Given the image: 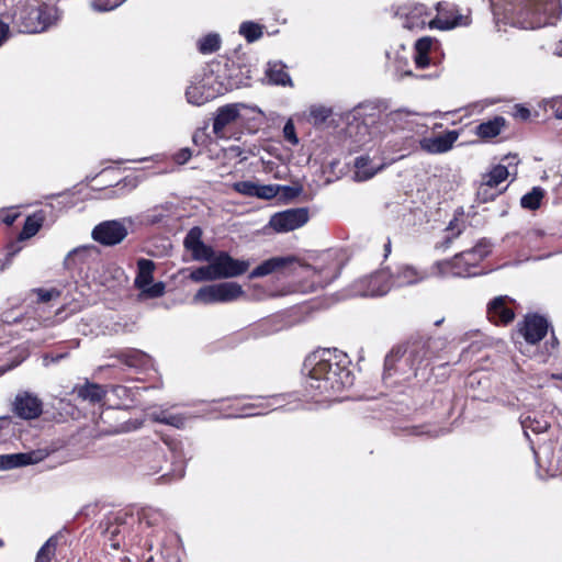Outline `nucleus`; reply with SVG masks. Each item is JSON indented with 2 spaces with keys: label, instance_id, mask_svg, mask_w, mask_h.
Returning a JSON list of instances; mask_svg holds the SVG:
<instances>
[{
  "label": "nucleus",
  "instance_id": "f257e3e1",
  "mask_svg": "<svg viewBox=\"0 0 562 562\" xmlns=\"http://www.w3.org/2000/svg\"><path fill=\"white\" fill-rule=\"evenodd\" d=\"M348 356L337 349H323L310 355L304 369L308 372L305 389L313 396L330 397L353 383Z\"/></svg>",
  "mask_w": 562,
  "mask_h": 562
},
{
  "label": "nucleus",
  "instance_id": "f03ea898",
  "mask_svg": "<svg viewBox=\"0 0 562 562\" xmlns=\"http://www.w3.org/2000/svg\"><path fill=\"white\" fill-rule=\"evenodd\" d=\"M496 25L533 30L552 24L561 12L560 0H491Z\"/></svg>",
  "mask_w": 562,
  "mask_h": 562
},
{
  "label": "nucleus",
  "instance_id": "7ed1b4c3",
  "mask_svg": "<svg viewBox=\"0 0 562 562\" xmlns=\"http://www.w3.org/2000/svg\"><path fill=\"white\" fill-rule=\"evenodd\" d=\"M58 19L57 8L46 3H27L13 15L12 22L21 33H41Z\"/></svg>",
  "mask_w": 562,
  "mask_h": 562
},
{
  "label": "nucleus",
  "instance_id": "20e7f679",
  "mask_svg": "<svg viewBox=\"0 0 562 562\" xmlns=\"http://www.w3.org/2000/svg\"><path fill=\"white\" fill-rule=\"evenodd\" d=\"M490 254V246L485 241L476 244L473 248L456 255L451 260L436 263L441 276L471 277L477 274L471 269L475 268Z\"/></svg>",
  "mask_w": 562,
  "mask_h": 562
},
{
  "label": "nucleus",
  "instance_id": "39448f33",
  "mask_svg": "<svg viewBox=\"0 0 562 562\" xmlns=\"http://www.w3.org/2000/svg\"><path fill=\"white\" fill-rule=\"evenodd\" d=\"M133 224L134 220L130 216L103 221L93 227L91 237L102 246L113 247L121 244L127 237Z\"/></svg>",
  "mask_w": 562,
  "mask_h": 562
},
{
  "label": "nucleus",
  "instance_id": "423d86ee",
  "mask_svg": "<svg viewBox=\"0 0 562 562\" xmlns=\"http://www.w3.org/2000/svg\"><path fill=\"white\" fill-rule=\"evenodd\" d=\"M243 288L236 282H223L202 286L193 296L194 303L214 304L227 303L239 299Z\"/></svg>",
  "mask_w": 562,
  "mask_h": 562
},
{
  "label": "nucleus",
  "instance_id": "0eeeda50",
  "mask_svg": "<svg viewBox=\"0 0 562 562\" xmlns=\"http://www.w3.org/2000/svg\"><path fill=\"white\" fill-rule=\"evenodd\" d=\"M390 290V273L384 269L360 278L352 284V294L362 297L382 296Z\"/></svg>",
  "mask_w": 562,
  "mask_h": 562
},
{
  "label": "nucleus",
  "instance_id": "6e6552de",
  "mask_svg": "<svg viewBox=\"0 0 562 562\" xmlns=\"http://www.w3.org/2000/svg\"><path fill=\"white\" fill-rule=\"evenodd\" d=\"M437 15L429 20L430 29L451 30L470 24L469 15L460 13L459 9L448 2H439L436 7Z\"/></svg>",
  "mask_w": 562,
  "mask_h": 562
},
{
  "label": "nucleus",
  "instance_id": "1a4fd4ad",
  "mask_svg": "<svg viewBox=\"0 0 562 562\" xmlns=\"http://www.w3.org/2000/svg\"><path fill=\"white\" fill-rule=\"evenodd\" d=\"M442 342L438 339L416 340L409 344L404 353V359L409 362L411 367L415 370L420 367H426L432 357L435 349Z\"/></svg>",
  "mask_w": 562,
  "mask_h": 562
},
{
  "label": "nucleus",
  "instance_id": "9d476101",
  "mask_svg": "<svg viewBox=\"0 0 562 562\" xmlns=\"http://www.w3.org/2000/svg\"><path fill=\"white\" fill-rule=\"evenodd\" d=\"M308 221L306 209H290L274 214L270 218V226L278 233L291 232L300 228Z\"/></svg>",
  "mask_w": 562,
  "mask_h": 562
},
{
  "label": "nucleus",
  "instance_id": "9b49d317",
  "mask_svg": "<svg viewBox=\"0 0 562 562\" xmlns=\"http://www.w3.org/2000/svg\"><path fill=\"white\" fill-rule=\"evenodd\" d=\"M212 262L217 279H228L241 276L249 268V261L234 259L226 251H220Z\"/></svg>",
  "mask_w": 562,
  "mask_h": 562
},
{
  "label": "nucleus",
  "instance_id": "f8f14e48",
  "mask_svg": "<svg viewBox=\"0 0 562 562\" xmlns=\"http://www.w3.org/2000/svg\"><path fill=\"white\" fill-rule=\"evenodd\" d=\"M43 411L42 401L33 393L20 392L13 402V412L23 419L37 418Z\"/></svg>",
  "mask_w": 562,
  "mask_h": 562
},
{
  "label": "nucleus",
  "instance_id": "ddd939ff",
  "mask_svg": "<svg viewBox=\"0 0 562 562\" xmlns=\"http://www.w3.org/2000/svg\"><path fill=\"white\" fill-rule=\"evenodd\" d=\"M387 167L386 161L374 162L369 155H360L355 158L352 180L355 182H364L372 179L375 175Z\"/></svg>",
  "mask_w": 562,
  "mask_h": 562
},
{
  "label": "nucleus",
  "instance_id": "4468645a",
  "mask_svg": "<svg viewBox=\"0 0 562 562\" xmlns=\"http://www.w3.org/2000/svg\"><path fill=\"white\" fill-rule=\"evenodd\" d=\"M459 135L460 134L458 131H448L441 135L424 137L419 140V147L422 150L428 154H445L453 147V144L458 140Z\"/></svg>",
  "mask_w": 562,
  "mask_h": 562
},
{
  "label": "nucleus",
  "instance_id": "2eb2a0df",
  "mask_svg": "<svg viewBox=\"0 0 562 562\" xmlns=\"http://www.w3.org/2000/svg\"><path fill=\"white\" fill-rule=\"evenodd\" d=\"M513 300L507 295H501L492 300L487 305V316L495 324H508L514 317V310L510 307Z\"/></svg>",
  "mask_w": 562,
  "mask_h": 562
},
{
  "label": "nucleus",
  "instance_id": "dca6fc26",
  "mask_svg": "<svg viewBox=\"0 0 562 562\" xmlns=\"http://www.w3.org/2000/svg\"><path fill=\"white\" fill-rule=\"evenodd\" d=\"M391 289L416 284L427 278L425 271H419L413 266L401 265L394 271H390Z\"/></svg>",
  "mask_w": 562,
  "mask_h": 562
},
{
  "label": "nucleus",
  "instance_id": "f3484780",
  "mask_svg": "<svg viewBox=\"0 0 562 562\" xmlns=\"http://www.w3.org/2000/svg\"><path fill=\"white\" fill-rule=\"evenodd\" d=\"M46 457L42 450L0 456V471L11 470L41 462Z\"/></svg>",
  "mask_w": 562,
  "mask_h": 562
},
{
  "label": "nucleus",
  "instance_id": "a211bd4d",
  "mask_svg": "<svg viewBox=\"0 0 562 562\" xmlns=\"http://www.w3.org/2000/svg\"><path fill=\"white\" fill-rule=\"evenodd\" d=\"M431 19V12L422 3L414 4L401 14L402 26L411 31L424 29Z\"/></svg>",
  "mask_w": 562,
  "mask_h": 562
},
{
  "label": "nucleus",
  "instance_id": "6ab92c4d",
  "mask_svg": "<svg viewBox=\"0 0 562 562\" xmlns=\"http://www.w3.org/2000/svg\"><path fill=\"white\" fill-rule=\"evenodd\" d=\"M233 189L246 196L270 200L277 196L280 190V186L258 184L254 181H238L233 183Z\"/></svg>",
  "mask_w": 562,
  "mask_h": 562
},
{
  "label": "nucleus",
  "instance_id": "aec40b11",
  "mask_svg": "<svg viewBox=\"0 0 562 562\" xmlns=\"http://www.w3.org/2000/svg\"><path fill=\"white\" fill-rule=\"evenodd\" d=\"M548 327L549 325L544 317L539 315H528L524 321L520 333L528 344L535 345L542 340L548 331Z\"/></svg>",
  "mask_w": 562,
  "mask_h": 562
},
{
  "label": "nucleus",
  "instance_id": "412c9836",
  "mask_svg": "<svg viewBox=\"0 0 562 562\" xmlns=\"http://www.w3.org/2000/svg\"><path fill=\"white\" fill-rule=\"evenodd\" d=\"M241 108H245L241 103H231L217 109L213 121V132L216 136L221 137L225 127L236 122Z\"/></svg>",
  "mask_w": 562,
  "mask_h": 562
},
{
  "label": "nucleus",
  "instance_id": "4be33fe9",
  "mask_svg": "<svg viewBox=\"0 0 562 562\" xmlns=\"http://www.w3.org/2000/svg\"><path fill=\"white\" fill-rule=\"evenodd\" d=\"M97 248L93 245H83L70 250L64 259V268L66 270H74L77 266L86 262V260L95 252Z\"/></svg>",
  "mask_w": 562,
  "mask_h": 562
},
{
  "label": "nucleus",
  "instance_id": "5701e85b",
  "mask_svg": "<svg viewBox=\"0 0 562 562\" xmlns=\"http://www.w3.org/2000/svg\"><path fill=\"white\" fill-rule=\"evenodd\" d=\"M266 77L271 85L290 87L293 85L290 75L285 70V65H283L281 61L268 63L266 68Z\"/></svg>",
  "mask_w": 562,
  "mask_h": 562
},
{
  "label": "nucleus",
  "instance_id": "b1692460",
  "mask_svg": "<svg viewBox=\"0 0 562 562\" xmlns=\"http://www.w3.org/2000/svg\"><path fill=\"white\" fill-rule=\"evenodd\" d=\"M508 176L509 171L506 166L497 165L493 167L488 173L483 176L479 195L485 194L487 188H496L501 182L506 180Z\"/></svg>",
  "mask_w": 562,
  "mask_h": 562
},
{
  "label": "nucleus",
  "instance_id": "393cba45",
  "mask_svg": "<svg viewBox=\"0 0 562 562\" xmlns=\"http://www.w3.org/2000/svg\"><path fill=\"white\" fill-rule=\"evenodd\" d=\"M291 261L290 258L285 257H273L270 258L262 263H260L258 267H256L250 273V279L261 278L266 277L272 272L280 271L283 268H285V265Z\"/></svg>",
  "mask_w": 562,
  "mask_h": 562
},
{
  "label": "nucleus",
  "instance_id": "a878e982",
  "mask_svg": "<svg viewBox=\"0 0 562 562\" xmlns=\"http://www.w3.org/2000/svg\"><path fill=\"white\" fill-rule=\"evenodd\" d=\"M155 263L153 260L140 258L137 261V274L134 284L137 289H143L153 283Z\"/></svg>",
  "mask_w": 562,
  "mask_h": 562
},
{
  "label": "nucleus",
  "instance_id": "bb28decb",
  "mask_svg": "<svg viewBox=\"0 0 562 562\" xmlns=\"http://www.w3.org/2000/svg\"><path fill=\"white\" fill-rule=\"evenodd\" d=\"M505 119L503 116H495L492 120L480 123L475 127V134L484 139H490L496 137L501 134L503 127L505 126Z\"/></svg>",
  "mask_w": 562,
  "mask_h": 562
},
{
  "label": "nucleus",
  "instance_id": "cd10ccee",
  "mask_svg": "<svg viewBox=\"0 0 562 562\" xmlns=\"http://www.w3.org/2000/svg\"><path fill=\"white\" fill-rule=\"evenodd\" d=\"M106 394L108 390L95 383H86L78 389V396L92 404L100 403Z\"/></svg>",
  "mask_w": 562,
  "mask_h": 562
},
{
  "label": "nucleus",
  "instance_id": "c85d7f7f",
  "mask_svg": "<svg viewBox=\"0 0 562 562\" xmlns=\"http://www.w3.org/2000/svg\"><path fill=\"white\" fill-rule=\"evenodd\" d=\"M119 359L131 368H144L150 363V357L140 350H130L119 356Z\"/></svg>",
  "mask_w": 562,
  "mask_h": 562
},
{
  "label": "nucleus",
  "instance_id": "c756f323",
  "mask_svg": "<svg viewBox=\"0 0 562 562\" xmlns=\"http://www.w3.org/2000/svg\"><path fill=\"white\" fill-rule=\"evenodd\" d=\"M432 41L429 37L419 38L415 44V64L423 69L429 66L428 54L430 52Z\"/></svg>",
  "mask_w": 562,
  "mask_h": 562
},
{
  "label": "nucleus",
  "instance_id": "7c9ffc66",
  "mask_svg": "<svg viewBox=\"0 0 562 562\" xmlns=\"http://www.w3.org/2000/svg\"><path fill=\"white\" fill-rule=\"evenodd\" d=\"M139 521L146 524L148 527L159 526L165 520V513L156 507L146 506L138 513Z\"/></svg>",
  "mask_w": 562,
  "mask_h": 562
},
{
  "label": "nucleus",
  "instance_id": "2f4dec72",
  "mask_svg": "<svg viewBox=\"0 0 562 562\" xmlns=\"http://www.w3.org/2000/svg\"><path fill=\"white\" fill-rule=\"evenodd\" d=\"M521 427L524 428L525 435L528 437V431L531 430L535 434H542L548 430L550 423L543 417H531L527 416L521 420Z\"/></svg>",
  "mask_w": 562,
  "mask_h": 562
},
{
  "label": "nucleus",
  "instance_id": "473e14b6",
  "mask_svg": "<svg viewBox=\"0 0 562 562\" xmlns=\"http://www.w3.org/2000/svg\"><path fill=\"white\" fill-rule=\"evenodd\" d=\"M186 97L189 103L201 105L207 102L213 95L205 93L204 86L191 85L186 90Z\"/></svg>",
  "mask_w": 562,
  "mask_h": 562
},
{
  "label": "nucleus",
  "instance_id": "72a5a7b5",
  "mask_svg": "<svg viewBox=\"0 0 562 562\" xmlns=\"http://www.w3.org/2000/svg\"><path fill=\"white\" fill-rule=\"evenodd\" d=\"M58 536H52L38 550L35 562H50L55 557Z\"/></svg>",
  "mask_w": 562,
  "mask_h": 562
},
{
  "label": "nucleus",
  "instance_id": "f704fd0d",
  "mask_svg": "<svg viewBox=\"0 0 562 562\" xmlns=\"http://www.w3.org/2000/svg\"><path fill=\"white\" fill-rule=\"evenodd\" d=\"M198 47L204 55L215 53L221 47V37L216 33H210L199 40Z\"/></svg>",
  "mask_w": 562,
  "mask_h": 562
},
{
  "label": "nucleus",
  "instance_id": "c9c22d12",
  "mask_svg": "<svg viewBox=\"0 0 562 562\" xmlns=\"http://www.w3.org/2000/svg\"><path fill=\"white\" fill-rule=\"evenodd\" d=\"M280 402H281V398L279 396H273L271 398V401L269 402H260L259 404H250V405H247V406H244L243 407V413L236 415L237 417H248V416H256V415H261L262 413L261 412H252L254 409L256 408H270V409H276L278 407H280Z\"/></svg>",
  "mask_w": 562,
  "mask_h": 562
},
{
  "label": "nucleus",
  "instance_id": "e433bc0d",
  "mask_svg": "<svg viewBox=\"0 0 562 562\" xmlns=\"http://www.w3.org/2000/svg\"><path fill=\"white\" fill-rule=\"evenodd\" d=\"M239 34L243 35L248 43H254L262 36V26L255 22L246 21L240 24Z\"/></svg>",
  "mask_w": 562,
  "mask_h": 562
},
{
  "label": "nucleus",
  "instance_id": "4c0bfd02",
  "mask_svg": "<svg viewBox=\"0 0 562 562\" xmlns=\"http://www.w3.org/2000/svg\"><path fill=\"white\" fill-rule=\"evenodd\" d=\"M333 111L330 108L325 105L314 104L308 109V121L314 125H321L331 115Z\"/></svg>",
  "mask_w": 562,
  "mask_h": 562
},
{
  "label": "nucleus",
  "instance_id": "58836bf2",
  "mask_svg": "<svg viewBox=\"0 0 562 562\" xmlns=\"http://www.w3.org/2000/svg\"><path fill=\"white\" fill-rule=\"evenodd\" d=\"M153 419L161 424L173 426L176 428H183L186 424V418L182 415L170 414L165 411L154 413Z\"/></svg>",
  "mask_w": 562,
  "mask_h": 562
},
{
  "label": "nucleus",
  "instance_id": "ea45409f",
  "mask_svg": "<svg viewBox=\"0 0 562 562\" xmlns=\"http://www.w3.org/2000/svg\"><path fill=\"white\" fill-rule=\"evenodd\" d=\"M543 198V190L541 188H533L530 192L522 195L520 204L524 209L537 210L540 206Z\"/></svg>",
  "mask_w": 562,
  "mask_h": 562
},
{
  "label": "nucleus",
  "instance_id": "a19ab883",
  "mask_svg": "<svg viewBox=\"0 0 562 562\" xmlns=\"http://www.w3.org/2000/svg\"><path fill=\"white\" fill-rule=\"evenodd\" d=\"M213 262L207 266L199 267L190 273L191 280L195 282L217 280L216 272L213 268Z\"/></svg>",
  "mask_w": 562,
  "mask_h": 562
},
{
  "label": "nucleus",
  "instance_id": "79ce46f5",
  "mask_svg": "<svg viewBox=\"0 0 562 562\" xmlns=\"http://www.w3.org/2000/svg\"><path fill=\"white\" fill-rule=\"evenodd\" d=\"M193 260L212 262L216 254L212 247L201 243L196 248L191 251Z\"/></svg>",
  "mask_w": 562,
  "mask_h": 562
},
{
  "label": "nucleus",
  "instance_id": "37998d69",
  "mask_svg": "<svg viewBox=\"0 0 562 562\" xmlns=\"http://www.w3.org/2000/svg\"><path fill=\"white\" fill-rule=\"evenodd\" d=\"M202 241V229L198 226L192 227L184 237L183 245L187 250L191 251Z\"/></svg>",
  "mask_w": 562,
  "mask_h": 562
},
{
  "label": "nucleus",
  "instance_id": "c03bdc74",
  "mask_svg": "<svg viewBox=\"0 0 562 562\" xmlns=\"http://www.w3.org/2000/svg\"><path fill=\"white\" fill-rule=\"evenodd\" d=\"M42 226V218H37L35 216H29L25 220L23 229L21 232V238H31L34 236Z\"/></svg>",
  "mask_w": 562,
  "mask_h": 562
},
{
  "label": "nucleus",
  "instance_id": "a18cd8bd",
  "mask_svg": "<svg viewBox=\"0 0 562 562\" xmlns=\"http://www.w3.org/2000/svg\"><path fill=\"white\" fill-rule=\"evenodd\" d=\"M126 0H91V8L98 12H108L116 9Z\"/></svg>",
  "mask_w": 562,
  "mask_h": 562
},
{
  "label": "nucleus",
  "instance_id": "49530a36",
  "mask_svg": "<svg viewBox=\"0 0 562 562\" xmlns=\"http://www.w3.org/2000/svg\"><path fill=\"white\" fill-rule=\"evenodd\" d=\"M165 283L159 281L146 285L145 288L140 289V291L142 294L145 295L146 297L155 299L162 296L165 293Z\"/></svg>",
  "mask_w": 562,
  "mask_h": 562
},
{
  "label": "nucleus",
  "instance_id": "de8ad7c7",
  "mask_svg": "<svg viewBox=\"0 0 562 562\" xmlns=\"http://www.w3.org/2000/svg\"><path fill=\"white\" fill-rule=\"evenodd\" d=\"M12 434V422L9 416L0 417V442L5 441Z\"/></svg>",
  "mask_w": 562,
  "mask_h": 562
},
{
  "label": "nucleus",
  "instance_id": "09e8293b",
  "mask_svg": "<svg viewBox=\"0 0 562 562\" xmlns=\"http://www.w3.org/2000/svg\"><path fill=\"white\" fill-rule=\"evenodd\" d=\"M283 136L292 145L299 144V138L295 133V127L291 120H289L283 126Z\"/></svg>",
  "mask_w": 562,
  "mask_h": 562
},
{
  "label": "nucleus",
  "instance_id": "8fccbe9b",
  "mask_svg": "<svg viewBox=\"0 0 562 562\" xmlns=\"http://www.w3.org/2000/svg\"><path fill=\"white\" fill-rule=\"evenodd\" d=\"M108 393H111L120 400H128L131 397V390L124 385H112L108 390Z\"/></svg>",
  "mask_w": 562,
  "mask_h": 562
},
{
  "label": "nucleus",
  "instance_id": "3c124183",
  "mask_svg": "<svg viewBox=\"0 0 562 562\" xmlns=\"http://www.w3.org/2000/svg\"><path fill=\"white\" fill-rule=\"evenodd\" d=\"M36 294L38 296V302H49L52 299L59 296V291L52 289V290H44V289H37Z\"/></svg>",
  "mask_w": 562,
  "mask_h": 562
},
{
  "label": "nucleus",
  "instance_id": "603ef678",
  "mask_svg": "<svg viewBox=\"0 0 562 562\" xmlns=\"http://www.w3.org/2000/svg\"><path fill=\"white\" fill-rule=\"evenodd\" d=\"M191 150L189 148H182L178 153L175 154L173 160L178 165L186 164L191 158Z\"/></svg>",
  "mask_w": 562,
  "mask_h": 562
},
{
  "label": "nucleus",
  "instance_id": "864d4df0",
  "mask_svg": "<svg viewBox=\"0 0 562 562\" xmlns=\"http://www.w3.org/2000/svg\"><path fill=\"white\" fill-rule=\"evenodd\" d=\"M550 109L557 119L562 120V98H555L550 101Z\"/></svg>",
  "mask_w": 562,
  "mask_h": 562
},
{
  "label": "nucleus",
  "instance_id": "5fc2aeb1",
  "mask_svg": "<svg viewBox=\"0 0 562 562\" xmlns=\"http://www.w3.org/2000/svg\"><path fill=\"white\" fill-rule=\"evenodd\" d=\"M413 434L417 435V436L427 435V436H430V437H438L440 431L431 430V429L425 428V427H415L413 429Z\"/></svg>",
  "mask_w": 562,
  "mask_h": 562
},
{
  "label": "nucleus",
  "instance_id": "6e6d98bb",
  "mask_svg": "<svg viewBox=\"0 0 562 562\" xmlns=\"http://www.w3.org/2000/svg\"><path fill=\"white\" fill-rule=\"evenodd\" d=\"M9 35V25L0 20V46L5 42Z\"/></svg>",
  "mask_w": 562,
  "mask_h": 562
},
{
  "label": "nucleus",
  "instance_id": "4d7b16f0",
  "mask_svg": "<svg viewBox=\"0 0 562 562\" xmlns=\"http://www.w3.org/2000/svg\"><path fill=\"white\" fill-rule=\"evenodd\" d=\"M518 115H519L521 119L526 120V119H528V117H529L530 112H529V110H528V109H526V108H520V109H518Z\"/></svg>",
  "mask_w": 562,
  "mask_h": 562
},
{
  "label": "nucleus",
  "instance_id": "13d9d810",
  "mask_svg": "<svg viewBox=\"0 0 562 562\" xmlns=\"http://www.w3.org/2000/svg\"><path fill=\"white\" fill-rule=\"evenodd\" d=\"M393 367V356L390 355L385 358V369L390 370Z\"/></svg>",
  "mask_w": 562,
  "mask_h": 562
},
{
  "label": "nucleus",
  "instance_id": "bf43d9fd",
  "mask_svg": "<svg viewBox=\"0 0 562 562\" xmlns=\"http://www.w3.org/2000/svg\"><path fill=\"white\" fill-rule=\"evenodd\" d=\"M553 54L557 55V56H562V42L557 44V46H555V48L553 50Z\"/></svg>",
  "mask_w": 562,
  "mask_h": 562
},
{
  "label": "nucleus",
  "instance_id": "052dcab7",
  "mask_svg": "<svg viewBox=\"0 0 562 562\" xmlns=\"http://www.w3.org/2000/svg\"><path fill=\"white\" fill-rule=\"evenodd\" d=\"M460 234H461V229H458V232L452 237H447V239L445 241L446 247H448L451 244L452 239L458 237Z\"/></svg>",
  "mask_w": 562,
  "mask_h": 562
},
{
  "label": "nucleus",
  "instance_id": "680f3d73",
  "mask_svg": "<svg viewBox=\"0 0 562 562\" xmlns=\"http://www.w3.org/2000/svg\"><path fill=\"white\" fill-rule=\"evenodd\" d=\"M184 475V468L182 464H180L179 469L177 470V479H181Z\"/></svg>",
  "mask_w": 562,
  "mask_h": 562
},
{
  "label": "nucleus",
  "instance_id": "e2e57ef3",
  "mask_svg": "<svg viewBox=\"0 0 562 562\" xmlns=\"http://www.w3.org/2000/svg\"><path fill=\"white\" fill-rule=\"evenodd\" d=\"M25 358H26V355H23L19 361H16L14 364L8 367L4 371L10 370V369L19 366Z\"/></svg>",
  "mask_w": 562,
  "mask_h": 562
},
{
  "label": "nucleus",
  "instance_id": "0e129e2a",
  "mask_svg": "<svg viewBox=\"0 0 562 562\" xmlns=\"http://www.w3.org/2000/svg\"><path fill=\"white\" fill-rule=\"evenodd\" d=\"M530 236L540 237V236H542V233L540 231H533L530 233Z\"/></svg>",
  "mask_w": 562,
  "mask_h": 562
},
{
  "label": "nucleus",
  "instance_id": "69168bd1",
  "mask_svg": "<svg viewBox=\"0 0 562 562\" xmlns=\"http://www.w3.org/2000/svg\"><path fill=\"white\" fill-rule=\"evenodd\" d=\"M61 358H64V355H59L56 358H52L50 361L54 362V361H57L58 359H61Z\"/></svg>",
  "mask_w": 562,
  "mask_h": 562
},
{
  "label": "nucleus",
  "instance_id": "338daca9",
  "mask_svg": "<svg viewBox=\"0 0 562 562\" xmlns=\"http://www.w3.org/2000/svg\"><path fill=\"white\" fill-rule=\"evenodd\" d=\"M159 218L157 216H154V218L149 220L150 223H157Z\"/></svg>",
  "mask_w": 562,
  "mask_h": 562
},
{
  "label": "nucleus",
  "instance_id": "774afa93",
  "mask_svg": "<svg viewBox=\"0 0 562 562\" xmlns=\"http://www.w3.org/2000/svg\"><path fill=\"white\" fill-rule=\"evenodd\" d=\"M475 378H476V376H475V374H471V375L469 376L470 382H472L473 380H475Z\"/></svg>",
  "mask_w": 562,
  "mask_h": 562
}]
</instances>
